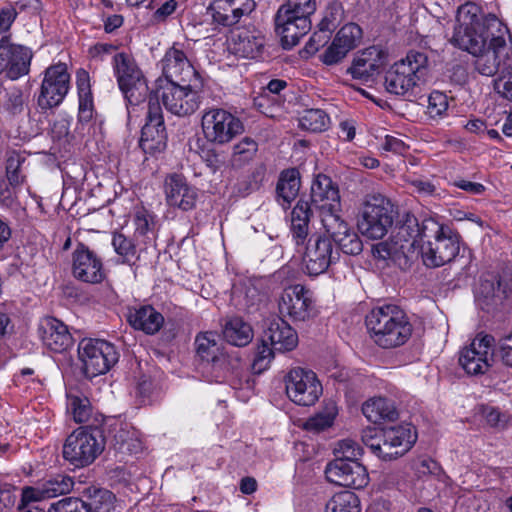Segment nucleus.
<instances>
[{"mask_svg": "<svg viewBox=\"0 0 512 512\" xmlns=\"http://www.w3.org/2000/svg\"><path fill=\"white\" fill-rule=\"evenodd\" d=\"M495 14L484 13L475 3L467 2L457 11V26L451 43L472 55L483 52L488 40V29L498 23Z\"/></svg>", "mask_w": 512, "mask_h": 512, "instance_id": "f257e3e1", "label": "nucleus"}, {"mask_svg": "<svg viewBox=\"0 0 512 512\" xmlns=\"http://www.w3.org/2000/svg\"><path fill=\"white\" fill-rule=\"evenodd\" d=\"M366 327L371 339L384 349L404 345L412 335V325L404 311L396 305L373 308L366 316Z\"/></svg>", "mask_w": 512, "mask_h": 512, "instance_id": "f03ea898", "label": "nucleus"}, {"mask_svg": "<svg viewBox=\"0 0 512 512\" xmlns=\"http://www.w3.org/2000/svg\"><path fill=\"white\" fill-rule=\"evenodd\" d=\"M419 236L421 233L417 219L409 218L398 227L396 234L389 240L376 244L372 254L375 259L391 262L400 269L406 270L411 265L410 253H414V245Z\"/></svg>", "mask_w": 512, "mask_h": 512, "instance_id": "7ed1b4c3", "label": "nucleus"}, {"mask_svg": "<svg viewBox=\"0 0 512 512\" xmlns=\"http://www.w3.org/2000/svg\"><path fill=\"white\" fill-rule=\"evenodd\" d=\"M428 58L426 54L410 51L406 57L395 62L385 74L387 92L397 95H410L427 74Z\"/></svg>", "mask_w": 512, "mask_h": 512, "instance_id": "20e7f679", "label": "nucleus"}, {"mask_svg": "<svg viewBox=\"0 0 512 512\" xmlns=\"http://www.w3.org/2000/svg\"><path fill=\"white\" fill-rule=\"evenodd\" d=\"M434 231L433 240H428L421 246L423 264L429 268H436L451 262L459 253V236L448 226L440 225L433 220L423 222L420 229V238L427 237L425 230Z\"/></svg>", "mask_w": 512, "mask_h": 512, "instance_id": "39448f33", "label": "nucleus"}, {"mask_svg": "<svg viewBox=\"0 0 512 512\" xmlns=\"http://www.w3.org/2000/svg\"><path fill=\"white\" fill-rule=\"evenodd\" d=\"M105 440L94 424L74 430L63 445V457L71 465L81 468L90 465L102 453Z\"/></svg>", "mask_w": 512, "mask_h": 512, "instance_id": "423d86ee", "label": "nucleus"}, {"mask_svg": "<svg viewBox=\"0 0 512 512\" xmlns=\"http://www.w3.org/2000/svg\"><path fill=\"white\" fill-rule=\"evenodd\" d=\"M394 214L390 199L380 193L368 194L362 204L358 229L370 239H381L392 227Z\"/></svg>", "mask_w": 512, "mask_h": 512, "instance_id": "0eeeda50", "label": "nucleus"}, {"mask_svg": "<svg viewBox=\"0 0 512 512\" xmlns=\"http://www.w3.org/2000/svg\"><path fill=\"white\" fill-rule=\"evenodd\" d=\"M113 68L118 85L130 104L137 105L148 93L146 79L134 58L124 52L113 57Z\"/></svg>", "mask_w": 512, "mask_h": 512, "instance_id": "6e6552de", "label": "nucleus"}, {"mask_svg": "<svg viewBox=\"0 0 512 512\" xmlns=\"http://www.w3.org/2000/svg\"><path fill=\"white\" fill-rule=\"evenodd\" d=\"M78 355L86 377L93 378L105 374L117 363L115 347L101 339H83L78 345Z\"/></svg>", "mask_w": 512, "mask_h": 512, "instance_id": "1a4fd4ad", "label": "nucleus"}, {"mask_svg": "<svg viewBox=\"0 0 512 512\" xmlns=\"http://www.w3.org/2000/svg\"><path fill=\"white\" fill-rule=\"evenodd\" d=\"M205 139L215 145L230 142L244 130L239 118L222 108L205 111L201 119Z\"/></svg>", "mask_w": 512, "mask_h": 512, "instance_id": "9d476101", "label": "nucleus"}, {"mask_svg": "<svg viewBox=\"0 0 512 512\" xmlns=\"http://www.w3.org/2000/svg\"><path fill=\"white\" fill-rule=\"evenodd\" d=\"M197 82L168 81L161 86V99L165 108L180 117L193 114L200 105Z\"/></svg>", "mask_w": 512, "mask_h": 512, "instance_id": "9b49d317", "label": "nucleus"}, {"mask_svg": "<svg viewBox=\"0 0 512 512\" xmlns=\"http://www.w3.org/2000/svg\"><path fill=\"white\" fill-rule=\"evenodd\" d=\"M286 394L300 406H311L322 394V385L316 374L300 367L293 368L285 377Z\"/></svg>", "mask_w": 512, "mask_h": 512, "instance_id": "f8f14e48", "label": "nucleus"}, {"mask_svg": "<svg viewBox=\"0 0 512 512\" xmlns=\"http://www.w3.org/2000/svg\"><path fill=\"white\" fill-rule=\"evenodd\" d=\"M495 339L489 334H478L471 344L463 348L459 364L469 375L485 374L494 362Z\"/></svg>", "mask_w": 512, "mask_h": 512, "instance_id": "ddd939ff", "label": "nucleus"}, {"mask_svg": "<svg viewBox=\"0 0 512 512\" xmlns=\"http://www.w3.org/2000/svg\"><path fill=\"white\" fill-rule=\"evenodd\" d=\"M167 133L158 97L150 96L146 122L141 130L139 145L144 153L155 154L166 148Z\"/></svg>", "mask_w": 512, "mask_h": 512, "instance_id": "4468645a", "label": "nucleus"}, {"mask_svg": "<svg viewBox=\"0 0 512 512\" xmlns=\"http://www.w3.org/2000/svg\"><path fill=\"white\" fill-rule=\"evenodd\" d=\"M69 84L70 75L66 64L49 66L44 73L37 100L38 106L43 110L59 106L69 91Z\"/></svg>", "mask_w": 512, "mask_h": 512, "instance_id": "2eb2a0df", "label": "nucleus"}, {"mask_svg": "<svg viewBox=\"0 0 512 512\" xmlns=\"http://www.w3.org/2000/svg\"><path fill=\"white\" fill-rule=\"evenodd\" d=\"M305 244L303 262L306 272L311 276L326 272L339 259L338 250L333 249L332 242L324 235L313 234Z\"/></svg>", "mask_w": 512, "mask_h": 512, "instance_id": "dca6fc26", "label": "nucleus"}, {"mask_svg": "<svg viewBox=\"0 0 512 512\" xmlns=\"http://www.w3.org/2000/svg\"><path fill=\"white\" fill-rule=\"evenodd\" d=\"M279 310L295 322L311 319L316 313L312 292L300 284L289 287L281 297Z\"/></svg>", "mask_w": 512, "mask_h": 512, "instance_id": "f3484780", "label": "nucleus"}, {"mask_svg": "<svg viewBox=\"0 0 512 512\" xmlns=\"http://www.w3.org/2000/svg\"><path fill=\"white\" fill-rule=\"evenodd\" d=\"M325 475L331 483L353 489L364 488L369 482L365 466L360 462H343V459H334L328 463Z\"/></svg>", "mask_w": 512, "mask_h": 512, "instance_id": "a211bd4d", "label": "nucleus"}, {"mask_svg": "<svg viewBox=\"0 0 512 512\" xmlns=\"http://www.w3.org/2000/svg\"><path fill=\"white\" fill-rule=\"evenodd\" d=\"M72 262V273L77 280L90 284L103 281L105 274L101 259L84 244L74 250Z\"/></svg>", "mask_w": 512, "mask_h": 512, "instance_id": "6ab92c4d", "label": "nucleus"}, {"mask_svg": "<svg viewBox=\"0 0 512 512\" xmlns=\"http://www.w3.org/2000/svg\"><path fill=\"white\" fill-rule=\"evenodd\" d=\"M416 433L409 425L382 428V459L392 460L408 452L416 441Z\"/></svg>", "mask_w": 512, "mask_h": 512, "instance_id": "aec40b11", "label": "nucleus"}, {"mask_svg": "<svg viewBox=\"0 0 512 512\" xmlns=\"http://www.w3.org/2000/svg\"><path fill=\"white\" fill-rule=\"evenodd\" d=\"M163 75L167 82H198L199 73L190 63L184 51L173 45L161 61Z\"/></svg>", "mask_w": 512, "mask_h": 512, "instance_id": "412c9836", "label": "nucleus"}, {"mask_svg": "<svg viewBox=\"0 0 512 512\" xmlns=\"http://www.w3.org/2000/svg\"><path fill=\"white\" fill-rule=\"evenodd\" d=\"M73 479L64 474H56L35 487H25L22 490L21 502L30 505L45 499L69 493L73 489Z\"/></svg>", "mask_w": 512, "mask_h": 512, "instance_id": "4be33fe9", "label": "nucleus"}, {"mask_svg": "<svg viewBox=\"0 0 512 512\" xmlns=\"http://www.w3.org/2000/svg\"><path fill=\"white\" fill-rule=\"evenodd\" d=\"M263 47L264 37L255 28H236L228 38V50L241 58L254 59L261 54Z\"/></svg>", "mask_w": 512, "mask_h": 512, "instance_id": "5701e85b", "label": "nucleus"}, {"mask_svg": "<svg viewBox=\"0 0 512 512\" xmlns=\"http://www.w3.org/2000/svg\"><path fill=\"white\" fill-rule=\"evenodd\" d=\"M38 334L43 345L49 350L62 353L73 344L68 327L52 316L44 317L38 325Z\"/></svg>", "mask_w": 512, "mask_h": 512, "instance_id": "b1692460", "label": "nucleus"}, {"mask_svg": "<svg viewBox=\"0 0 512 512\" xmlns=\"http://www.w3.org/2000/svg\"><path fill=\"white\" fill-rule=\"evenodd\" d=\"M166 201L168 205L183 211H189L196 205L198 194L186 178L180 174H171L164 183Z\"/></svg>", "mask_w": 512, "mask_h": 512, "instance_id": "393cba45", "label": "nucleus"}, {"mask_svg": "<svg viewBox=\"0 0 512 512\" xmlns=\"http://www.w3.org/2000/svg\"><path fill=\"white\" fill-rule=\"evenodd\" d=\"M385 61V53L378 47L371 46L357 53L347 72L355 79L369 81L379 74Z\"/></svg>", "mask_w": 512, "mask_h": 512, "instance_id": "a878e982", "label": "nucleus"}, {"mask_svg": "<svg viewBox=\"0 0 512 512\" xmlns=\"http://www.w3.org/2000/svg\"><path fill=\"white\" fill-rule=\"evenodd\" d=\"M262 342L269 343L280 353L289 352L298 345V334L282 318H274L262 334Z\"/></svg>", "mask_w": 512, "mask_h": 512, "instance_id": "bb28decb", "label": "nucleus"}, {"mask_svg": "<svg viewBox=\"0 0 512 512\" xmlns=\"http://www.w3.org/2000/svg\"><path fill=\"white\" fill-rule=\"evenodd\" d=\"M210 3L207 12L212 17L214 23L228 27L239 22L242 16L250 14L255 9L254 0H234L219 4Z\"/></svg>", "mask_w": 512, "mask_h": 512, "instance_id": "cd10ccee", "label": "nucleus"}, {"mask_svg": "<svg viewBox=\"0 0 512 512\" xmlns=\"http://www.w3.org/2000/svg\"><path fill=\"white\" fill-rule=\"evenodd\" d=\"M311 204L320 210V213L330 209H338L340 206V195L338 188L332 179L326 175L319 174L311 185Z\"/></svg>", "mask_w": 512, "mask_h": 512, "instance_id": "c85d7f7f", "label": "nucleus"}, {"mask_svg": "<svg viewBox=\"0 0 512 512\" xmlns=\"http://www.w3.org/2000/svg\"><path fill=\"white\" fill-rule=\"evenodd\" d=\"M275 26L277 34L281 37L282 47L291 49L310 31L311 20L289 18L276 14Z\"/></svg>", "mask_w": 512, "mask_h": 512, "instance_id": "c756f323", "label": "nucleus"}, {"mask_svg": "<svg viewBox=\"0 0 512 512\" xmlns=\"http://www.w3.org/2000/svg\"><path fill=\"white\" fill-rule=\"evenodd\" d=\"M475 297L483 310L490 311L492 307L507 297V293L498 276L487 275L481 278L479 286L476 288Z\"/></svg>", "mask_w": 512, "mask_h": 512, "instance_id": "7c9ffc66", "label": "nucleus"}, {"mask_svg": "<svg viewBox=\"0 0 512 512\" xmlns=\"http://www.w3.org/2000/svg\"><path fill=\"white\" fill-rule=\"evenodd\" d=\"M129 324L147 335L156 334L164 324L163 315L151 305H144L129 311Z\"/></svg>", "mask_w": 512, "mask_h": 512, "instance_id": "2f4dec72", "label": "nucleus"}, {"mask_svg": "<svg viewBox=\"0 0 512 512\" xmlns=\"http://www.w3.org/2000/svg\"><path fill=\"white\" fill-rule=\"evenodd\" d=\"M111 434V444L121 453L137 454L142 450V442L137 430L128 424L116 423Z\"/></svg>", "mask_w": 512, "mask_h": 512, "instance_id": "473e14b6", "label": "nucleus"}, {"mask_svg": "<svg viewBox=\"0 0 512 512\" xmlns=\"http://www.w3.org/2000/svg\"><path fill=\"white\" fill-rule=\"evenodd\" d=\"M312 216L309 202L299 200L291 212V234L297 246L304 245L309 235V222Z\"/></svg>", "mask_w": 512, "mask_h": 512, "instance_id": "72a5a7b5", "label": "nucleus"}, {"mask_svg": "<svg viewBox=\"0 0 512 512\" xmlns=\"http://www.w3.org/2000/svg\"><path fill=\"white\" fill-rule=\"evenodd\" d=\"M362 413L372 423L394 421L398 418L394 402L382 397L367 400L362 406Z\"/></svg>", "mask_w": 512, "mask_h": 512, "instance_id": "f704fd0d", "label": "nucleus"}, {"mask_svg": "<svg viewBox=\"0 0 512 512\" xmlns=\"http://www.w3.org/2000/svg\"><path fill=\"white\" fill-rule=\"evenodd\" d=\"M82 502L87 512H109L113 507L115 496L104 488L90 486L83 491Z\"/></svg>", "mask_w": 512, "mask_h": 512, "instance_id": "c9c22d12", "label": "nucleus"}, {"mask_svg": "<svg viewBox=\"0 0 512 512\" xmlns=\"http://www.w3.org/2000/svg\"><path fill=\"white\" fill-rule=\"evenodd\" d=\"M197 355L206 362L216 364L218 361L226 359L225 355H219L221 352L219 336L215 332H204L196 336L195 339Z\"/></svg>", "mask_w": 512, "mask_h": 512, "instance_id": "e433bc0d", "label": "nucleus"}, {"mask_svg": "<svg viewBox=\"0 0 512 512\" xmlns=\"http://www.w3.org/2000/svg\"><path fill=\"white\" fill-rule=\"evenodd\" d=\"M225 340L236 347L248 345L253 339L251 326L239 317L229 319L223 328Z\"/></svg>", "mask_w": 512, "mask_h": 512, "instance_id": "4c0bfd02", "label": "nucleus"}, {"mask_svg": "<svg viewBox=\"0 0 512 512\" xmlns=\"http://www.w3.org/2000/svg\"><path fill=\"white\" fill-rule=\"evenodd\" d=\"M8 48L11 54L8 57L7 74L11 79H17L29 72L32 55L29 49L20 45H13L9 41Z\"/></svg>", "mask_w": 512, "mask_h": 512, "instance_id": "58836bf2", "label": "nucleus"}, {"mask_svg": "<svg viewBox=\"0 0 512 512\" xmlns=\"http://www.w3.org/2000/svg\"><path fill=\"white\" fill-rule=\"evenodd\" d=\"M300 189V174L295 168L287 169L281 172L277 182L276 192L284 203L290 204Z\"/></svg>", "mask_w": 512, "mask_h": 512, "instance_id": "ea45409f", "label": "nucleus"}, {"mask_svg": "<svg viewBox=\"0 0 512 512\" xmlns=\"http://www.w3.org/2000/svg\"><path fill=\"white\" fill-rule=\"evenodd\" d=\"M316 10L315 0H287L282 4L277 13L278 15L301 20H310V16Z\"/></svg>", "mask_w": 512, "mask_h": 512, "instance_id": "a19ab883", "label": "nucleus"}, {"mask_svg": "<svg viewBox=\"0 0 512 512\" xmlns=\"http://www.w3.org/2000/svg\"><path fill=\"white\" fill-rule=\"evenodd\" d=\"M325 512H360L359 499L352 491H341L326 503Z\"/></svg>", "mask_w": 512, "mask_h": 512, "instance_id": "79ce46f5", "label": "nucleus"}, {"mask_svg": "<svg viewBox=\"0 0 512 512\" xmlns=\"http://www.w3.org/2000/svg\"><path fill=\"white\" fill-rule=\"evenodd\" d=\"M321 223L325 232L334 242L351 229L348 223L339 215L338 209H330L321 213Z\"/></svg>", "mask_w": 512, "mask_h": 512, "instance_id": "37998d69", "label": "nucleus"}, {"mask_svg": "<svg viewBox=\"0 0 512 512\" xmlns=\"http://www.w3.org/2000/svg\"><path fill=\"white\" fill-rule=\"evenodd\" d=\"M0 103L3 109L12 115L22 113L25 105L22 89L16 86L0 89Z\"/></svg>", "mask_w": 512, "mask_h": 512, "instance_id": "c03bdc74", "label": "nucleus"}, {"mask_svg": "<svg viewBox=\"0 0 512 512\" xmlns=\"http://www.w3.org/2000/svg\"><path fill=\"white\" fill-rule=\"evenodd\" d=\"M329 122V116L321 109H306L299 118V126L311 132L326 130Z\"/></svg>", "mask_w": 512, "mask_h": 512, "instance_id": "a18cd8bd", "label": "nucleus"}, {"mask_svg": "<svg viewBox=\"0 0 512 512\" xmlns=\"http://www.w3.org/2000/svg\"><path fill=\"white\" fill-rule=\"evenodd\" d=\"M67 411L77 423L88 422L92 416V406L84 395H67Z\"/></svg>", "mask_w": 512, "mask_h": 512, "instance_id": "49530a36", "label": "nucleus"}, {"mask_svg": "<svg viewBox=\"0 0 512 512\" xmlns=\"http://www.w3.org/2000/svg\"><path fill=\"white\" fill-rule=\"evenodd\" d=\"M474 56L476 57L474 65L480 74L493 76L498 72L501 58L495 51L486 50L485 48L483 52Z\"/></svg>", "mask_w": 512, "mask_h": 512, "instance_id": "de8ad7c7", "label": "nucleus"}, {"mask_svg": "<svg viewBox=\"0 0 512 512\" xmlns=\"http://www.w3.org/2000/svg\"><path fill=\"white\" fill-rule=\"evenodd\" d=\"M258 150V144L251 138L245 137L233 147L232 163L240 167L251 161Z\"/></svg>", "mask_w": 512, "mask_h": 512, "instance_id": "09e8293b", "label": "nucleus"}, {"mask_svg": "<svg viewBox=\"0 0 512 512\" xmlns=\"http://www.w3.org/2000/svg\"><path fill=\"white\" fill-rule=\"evenodd\" d=\"M362 37V29L355 23H348L344 25L334 37L336 43H340L345 50L350 52L353 50Z\"/></svg>", "mask_w": 512, "mask_h": 512, "instance_id": "8fccbe9b", "label": "nucleus"}, {"mask_svg": "<svg viewBox=\"0 0 512 512\" xmlns=\"http://www.w3.org/2000/svg\"><path fill=\"white\" fill-rule=\"evenodd\" d=\"M93 112L92 97H83L79 100L78 119L74 131L78 136L83 137L86 130L89 131L93 121Z\"/></svg>", "mask_w": 512, "mask_h": 512, "instance_id": "3c124183", "label": "nucleus"}, {"mask_svg": "<svg viewBox=\"0 0 512 512\" xmlns=\"http://www.w3.org/2000/svg\"><path fill=\"white\" fill-rule=\"evenodd\" d=\"M362 454V447L352 439H343L334 448L335 459H343V462H359Z\"/></svg>", "mask_w": 512, "mask_h": 512, "instance_id": "603ef678", "label": "nucleus"}, {"mask_svg": "<svg viewBox=\"0 0 512 512\" xmlns=\"http://www.w3.org/2000/svg\"><path fill=\"white\" fill-rule=\"evenodd\" d=\"M337 409L335 405H331L327 408L324 413H318L315 416L309 418L305 423V428L310 431L320 432L326 428L332 426Z\"/></svg>", "mask_w": 512, "mask_h": 512, "instance_id": "864d4df0", "label": "nucleus"}, {"mask_svg": "<svg viewBox=\"0 0 512 512\" xmlns=\"http://www.w3.org/2000/svg\"><path fill=\"white\" fill-rule=\"evenodd\" d=\"M276 352V349H274L269 343H263L261 341V344L257 347L252 363V369L254 372L261 373L266 370L273 360Z\"/></svg>", "mask_w": 512, "mask_h": 512, "instance_id": "5fc2aeb1", "label": "nucleus"}, {"mask_svg": "<svg viewBox=\"0 0 512 512\" xmlns=\"http://www.w3.org/2000/svg\"><path fill=\"white\" fill-rule=\"evenodd\" d=\"M339 249L347 255H358L363 250V243L358 234L351 228L335 241Z\"/></svg>", "mask_w": 512, "mask_h": 512, "instance_id": "6e6d98bb", "label": "nucleus"}, {"mask_svg": "<svg viewBox=\"0 0 512 512\" xmlns=\"http://www.w3.org/2000/svg\"><path fill=\"white\" fill-rule=\"evenodd\" d=\"M361 439L365 446L382 458V429L367 427L362 430Z\"/></svg>", "mask_w": 512, "mask_h": 512, "instance_id": "4d7b16f0", "label": "nucleus"}, {"mask_svg": "<svg viewBox=\"0 0 512 512\" xmlns=\"http://www.w3.org/2000/svg\"><path fill=\"white\" fill-rule=\"evenodd\" d=\"M112 245L115 252L124 257L127 261L136 254L134 243L122 233L115 232L113 234Z\"/></svg>", "mask_w": 512, "mask_h": 512, "instance_id": "13d9d810", "label": "nucleus"}, {"mask_svg": "<svg viewBox=\"0 0 512 512\" xmlns=\"http://www.w3.org/2000/svg\"><path fill=\"white\" fill-rule=\"evenodd\" d=\"M48 512H87V510L82 499L66 497L52 503Z\"/></svg>", "mask_w": 512, "mask_h": 512, "instance_id": "bf43d9fd", "label": "nucleus"}, {"mask_svg": "<svg viewBox=\"0 0 512 512\" xmlns=\"http://www.w3.org/2000/svg\"><path fill=\"white\" fill-rule=\"evenodd\" d=\"M21 163L22 159L16 153H12L6 160V176L12 186H19L23 182V177L19 173Z\"/></svg>", "mask_w": 512, "mask_h": 512, "instance_id": "052dcab7", "label": "nucleus"}, {"mask_svg": "<svg viewBox=\"0 0 512 512\" xmlns=\"http://www.w3.org/2000/svg\"><path fill=\"white\" fill-rule=\"evenodd\" d=\"M349 52L340 43L333 39L329 47L321 55V60L326 65H335L341 62Z\"/></svg>", "mask_w": 512, "mask_h": 512, "instance_id": "680f3d73", "label": "nucleus"}, {"mask_svg": "<svg viewBox=\"0 0 512 512\" xmlns=\"http://www.w3.org/2000/svg\"><path fill=\"white\" fill-rule=\"evenodd\" d=\"M448 109L447 96L439 91H433L428 98V112L431 117L441 116Z\"/></svg>", "mask_w": 512, "mask_h": 512, "instance_id": "e2e57ef3", "label": "nucleus"}, {"mask_svg": "<svg viewBox=\"0 0 512 512\" xmlns=\"http://www.w3.org/2000/svg\"><path fill=\"white\" fill-rule=\"evenodd\" d=\"M135 223V235L143 236L146 238L145 243L151 242L154 237L153 223L148 215L144 213H138L134 219Z\"/></svg>", "mask_w": 512, "mask_h": 512, "instance_id": "0e129e2a", "label": "nucleus"}, {"mask_svg": "<svg viewBox=\"0 0 512 512\" xmlns=\"http://www.w3.org/2000/svg\"><path fill=\"white\" fill-rule=\"evenodd\" d=\"M497 352L503 364L512 368V333L498 340Z\"/></svg>", "mask_w": 512, "mask_h": 512, "instance_id": "69168bd1", "label": "nucleus"}, {"mask_svg": "<svg viewBox=\"0 0 512 512\" xmlns=\"http://www.w3.org/2000/svg\"><path fill=\"white\" fill-rule=\"evenodd\" d=\"M52 136L58 140H67L69 137L74 138L75 136L70 134V119L67 117H61L56 120L52 126Z\"/></svg>", "mask_w": 512, "mask_h": 512, "instance_id": "338daca9", "label": "nucleus"}, {"mask_svg": "<svg viewBox=\"0 0 512 512\" xmlns=\"http://www.w3.org/2000/svg\"><path fill=\"white\" fill-rule=\"evenodd\" d=\"M494 88L503 98L512 101V73L496 79Z\"/></svg>", "mask_w": 512, "mask_h": 512, "instance_id": "774afa93", "label": "nucleus"}]
</instances>
